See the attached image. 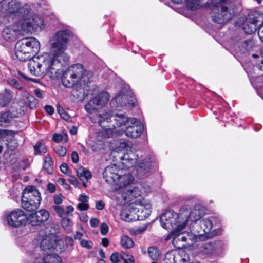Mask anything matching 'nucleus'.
I'll list each match as a JSON object with an SVG mask.
<instances>
[{
    "mask_svg": "<svg viewBox=\"0 0 263 263\" xmlns=\"http://www.w3.org/2000/svg\"><path fill=\"white\" fill-rule=\"evenodd\" d=\"M109 99V93L102 92L90 100L84 107L88 113L93 114L90 117L91 120L94 123H98L105 130H112L114 126L112 125V112L100 110L107 103Z\"/></svg>",
    "mask_w": 263,
    "mask_h": 263,
    "instance_id": "nucleus-1",
    "label": "nucleus"
},
{
    "mask_svg": "<svg viewBox=\"0 0 263 263\" xmlns=\"http://www.w3.org/2000/svg\"><path fill=\"white\" fill-rule=\"evenodd\" d=\"M29 60L28 69L31 74L37 77L48 74L53 79L59 76L60 70L62 66L57 64V61L50 54L33 57Z\"/></svg>",
    "mask_w": 263,
    "mask_h": 263,
    "instance_id": "nucleus-2",
    "label": "nucleus"
},
{
    "mask_svg": "<svg viewBox=\"0 0 263 263\" xmlns=\"http://www.w3.org/2000/svg\"><path fill=\"white\" fill-rule=\"evenodd\" d=\"M33 22H24L19 20L5 27L2 33L3 39L6 41L11 42L16 40L23 32H29L37 31L44 28L45 23L44 20L40 16L32 17Z\"/></svg>",
    "mask_w": 263,
    "mask_h": 263,
    "instance_id": "nucleus-3",
    "label": "nucleus"
},
{
    "mask_svg": "<svg viewBox=\"0 0 263 263\" xmlns=\"http://www.w3.org/2000/svg\"><path fill=\"white\" fill-rule=\"evenodd\" d=\"M72 33L68 30L57 31L50 38L51 53L50 54L57 61V64L65 66L69 60V56L65 53L68 43Z\"/></svg>",
    "mask_w": 263,
    "mask_h": 263,
    "instance_id": "nucleus-4",
    "label": "nucleus"
},
{
    "mask_svg": "<svg viewBox=\"0 0 263 263\" xmlns=\"http://www.w3.org/2000/svg\"><path fill=\"white\" fill-rule=\"evenodd\" d=\"M0 12L8 14L24 22H33L32 17L39 16L33 13L29 4H22L19 0H3L0 3Z\"/></svg>",
    "mask_w": 263,
    "mask_h": 263,
    "instance_id": "nucleus-5",
    "label": "nucleus"
},
{
    "mask_svg": "<svg viewBox=\"0 0 263 263\" xmlns=\"http://www.w3.org/2000/svg\"><path fill=\"white\" fill-rule=\"evenodd\" d=\"M93 74L85 71L83 66L76 64L68 67L62 74V83L65 87L70 88L76 85L85 86L92 80Z\"/></svg>",
    "mask_w": 263,
    "mask_h": 263,
    "instance_id": "nucleus-6",
    "label": "nucleus"
},
{
    "mask_svg": "<svg viewBox=\"0 0 263 263\" xmlns=\"http://www.w3.org/2000/svg\"><path fill=\"white\" fill-rule=\"evenodd\" d=\"M151 213V205L149 202H144L138 206L133 204H125L122 208L121 218L127 222L142 220L147 218Z\"/></svg>",
    "mask_w": 263,
    "mask_h": 263,
    "instance_id": "nucleus-7",
    "label": "nucleus"
},
{
    "mask_svg": "<svg viewBox=\"0 0 263 263\" xmlns=\"http://www.w3.org/2000/svg\"><path fill=\"white\" fill-rule=\"evenodd\" d=\"M40 48V44L36 39L33 37H25L17 42L15 53L19 60L25 61L34 57Z\"/></svg>",
    "mask_w": 263,
    "mask_h": 263,
    "instance_id": "nucleus-8",
    "label": "nucleus"
},
{
    "mask_svg": "<svg viewBox=\"0 0 263 263\" xmlns=\"http://www.w3.org/2000/svg\"><path fill=\"white\" fill-rule=\"evenodd\" d=\"M214 6L220 8L219 12L212 15L214 22L223 25L231 20L236 13L235 5L230 0H212Z\"/></svg>",
    "mask_w": 263,
    "mask_h": 263,
    "instance_id": "nucleus-9",
    "label": "nucleus"
},
{
    "mask_svg": "<svg viewBox=\"0 0 263 263\" xmlns=\"http://www.w3.org/2000/svg\"><path fill=\"white\" fill-rule=\"evenodd\" d=\"M41 199V194L36 187L27 186L23 192L22 207L28 211H35L39 207Z\"/></svg>",
    "mask_w": 263,
    "mask_h": 263,
    "instance_id": "nucleus-10",
    "label": "nucleus"
},
{
    "mask_svg": "<svg viewBox=\"0 0 263 263\" xmlns=\"http://www.w3.org/2000/svg\"><path fill=\"white\" fill-rule=\"evenodd\" d=\"M180 213L178 214L173 211H167L163 213L160 219L161 224L166 230H172L170 235L174 234L176 230L185 228V220L180 219Z\"/></svg>",
    "mask_w": 263,
    "mask_h": 263,
    "instance_id": "nucleus-11",
    "label": "nucleus"
},
{
    "mask_svg": "<svg viewBox=\"0 0 263 263\" xmlns=\"http://www.w3.org/2000/svg\"><path fill=\"white\" fill-rule=\"evenodd\" d=\"M142 186L141 185L126 187L122 190V198L125 204H133L138 206L144 202H148L141 197Z\"/></svg>",
    "mask_w": 263,
    "mask_h": 263,
    "instance_id": "nucleus-12",
    "label": "nucleus"
},
{
    "mask_svg": "<svg viewBox=\"0 0 263 263\" xmlns=\"http://www.w3.org/2000/svg\"><path fill=\"white\" fill-rule=\"evenodd\" d=\"M118 152L123 151V155L119 156L121 163L125 168H129L136 163L137 155L132 151V148L126 142H121L116 148Z\"/></svg>",
    "mask_w": 263,
    "mask_h": 263,
    "instance_id": "nucleus-13",
    "label": "nucleus"
},
{
    "mask_svg": "<svg viewBox=\"0 0 263 263\" xmlns=\"http://www.w3.org/2000/svg\"><path fill=\"white\" fill-rule=\"evenodd\" d=\"M27 221V217L24 211L15 209L10 212L7 216V222L10 226L18 227L24 225Z\"/></svg>",
    "mask_w": 263,
    "mask_h": 263,
    "instance_id": "nucleus-14",
    "label": "nucleus"
},
{
    "mask_svg": "<svg viewBox=\"0 0 263 263\" xmlns=\"http://www.w3.org/2000/svg\"><path fill=\"white\" fill-rule=\"evenodd\" d=\"M202 212L199 208H194L189 210L187 206H183L180 210V219L185 220V227L186 226L188 220L192 222H196L201 220Z\"/></svg>",
    "mask_w": 263,
    "mask_h": 263,
    "instance_id": "nucleus-15",
    "label": "nucleus"
},
{
    "mask_svg": "<svg viewBox=\"0 0 263 263\" xmlns=\"http://www.w3.org/2000/svg\"><path fill=\"white\" fill-rule=\"evenodd\" d=\"M143 130V126L141 122L135 118H132L129 120L125 133L128 137L136 138L141 135Z\"/></svg>",
    "mask_w": 263,
    "mask_h": 263,
    "instance_id": "nucleus-16",
    "label": "nucleus"
},
{
    "mask_svg": "<svg viewBox=\"0 0 263 263\" xmlns=\"http://www.w3.org/2000/svg\"><path fill=\"white\" fill-rule=\"evenodd\" d=\"M49 217V212L45 210H41L30 214L27 220L32 226H40L46 221Z\"/></svg>",
    "mask_w": 263,
    "mask_h": 263,
    "instance_id": "nucleus-17",
    "label": "nucleus"
},
{
    "mask_svg": "<svg viewBox=\"0 0 263 263\" xmlns=\"http://www.w3.org/2000/svg\"><path fill=\"white\" fill-rule=\"evenodd\" d=\"M259 20L258 17L249 15L242 24V28L244 32L246 34H251L254 33L257 29V25L258 23L262 22L263 17H260Z\"/></svg>",
    "mask_w": 263,
    "mask_h": 263,
    "instance_id": "nucleus-18",
    "label": "nucleus"
},
{
    "mask_svg": "<svg viewBox=\"0 0 263 263\" xmlns=\"http://www.w3.org/2000/svg\"><path fill=\"white\" fill-rule=\"evenodd\" d=\"M111 102L112 103L116 102L118 105L121 106H132L135 103V98L131 92L122 93L117 95Z\"/></svg>",
    "mask_w": 263,
    "mask_h": 263,
    "instance_id": "nucleus-19",
    "label": "nucleus"
},
{
    "mask_svg": "<svg viewBox=\"0 0 263 263\" xmlns=\"http://www.w3.org/2000/svg\"><path fill=\"white\" fill-rule=\"evenodd\" d=\"M121 171L117 165H110L104 169L103 173V178L107 182L112 183L117 179Z\"/></svg>",
    "mask_w": 263,
    "mask_h": 263,
    "instance_id": "nucleus-20",
    "label": "nucleus"
},
{
    "mask_svg": "<svg viewBox=\"0 0 263 263\" xmlns=\"http://www.w3.org/2000/svg\"><path fill=\"white\" fill-rule=\"evenodd\" d=\"M212 227L213 224L211 220L204 218L200 220L199 225L195 223V226H193L194 229L197 231V233H199L201 236L205 233H208L212 229Z\"/></svg>",
    "mask_w": 263,
    "mask_h": 263,
    "instance_id": "nucleus-21",
    "label": "nucleus"
},
{
    "mask_svg": "<svg viewBox=\"0 0 263 263\" xmlns=\"http://www.w3.org/2000/svg\"><path fill=\"white\" fill-rule=\"evenodd\" d=\"M133 181V176L129 174H123L122 171L121 170L117 179L115 180L114 183L117 185L119 186V187H128L127 185L131 183Z\"/></svg>",
    "mask_w": 263,
    "mask_h": 263,
    "instance_id": "nucleus-22",
    "label": "nucleus"
},
{
    "mask_svg": "<svg viewBox=\"0 0 263 263\" xmlns=\"http://www.w3.org/2000/svg\"><path fill=\"white\" fill-rule=\"evenodd\" d=\"M112 119L113 120L112 125H114L112 127L113 129L116 127H120L124 126L126 123L128 124L130 118H128L125 114L120 113L117 114L115 116L112 115Z\"/></svg>",
    "mask_w": 263,
    "mask_h": 263,
    "instance_id": "nucleus-23",
    "label": "nucleus"
},
{
    "mask_svg": "<svg viewBox=\"0 0 263 263\" xmlns=\"http://www.w3.org/2000/svg\"><path fill=\"white\" fill-rule=\"evenodd\" d=\"M151 162L150 158L141 161L137 167L138 175L140 177H143L149 172Z\"/></svg>",
    "mask_w": 263,
    "mask_h": 263,
    "instance_id": "nucleus-24",
    "label": "nucleus"
},
{
    "mask_svg": "<svg viewBox=\"0 0 263 263\" xmlns=\"http://www.w3.org/2000/svg\"><path fill=\"white\" fill-rule=\"evenodd\" d=\"M13 97V92L5 89L0 93V106L5 107L10 103Z\"/></svg>",
    "mask_w": 263,
    "mask_h": 263,
    "instance_id": "nucleus-25",
    "label": "nucleus"
},
{
    "mask_svg": "<svg viewBox=\"0 0 263 263\" xmlns=\"http://www.w3.org/2000/svg\"><path fill=\"white\" fill-rule=\"evenodd\" d=\"M184 228H182L180 230H176V232L173 234L168 236V237L166 238V240H168L171 238H173V243L175 246H177L178 245V241H181L182 242H186L187 241V238L185 234H184L182 231Z\"/></svg>",
    "mask_w": 263,
    "mask_h": 263,
    "instance_id": "nucleus-26",
    "label": "nucleus"
},
{
    "mask_svg": "<svg viewBox=\"0 0 263 263\" xmlns=\"http://www.w3.org/2000/svg\"><path fill=\"white\" fill-rule=\"evenodd\" d=\"M55 243L53 238L50 236H46L42 240L40 247L44 251H47L48 250L52 251H54L55 249Z\"/></svg>",
    "mask_w": 263,
    "mask_h": 263,
    "instance_id": "nucleus-27",
    "label": "nucleus"
},
{
    "mask_svg": "<svg viewBox=\"0 0 263 263\" xmlns=\"http://www.w3.org/2000/svg\"><path fill=\"white\" fill-rule=\"evenodd\" d=\"M254 42L252 39L245 40L238 43L239 51L245 53L250 50L254 46Z\"/></svg>",
    "mask_w": 263,
    "mask_h": 263,
    "instance_id": "nucleus-28",
    "label": "nucleus"
},
{
    "mask_svg": "<svg viewBox=\"0 0 263 263\" xmlns=\"http://www.w3.org/2000/svg\"><path fill=\"white\" fill-rule=\"evenodd\" d=\"M77 174L80 179L82 181L84 179L87 180L92 177L91 172L82 166H80L77 169Z\"/></svg>",
    "mask_w": 263,
    "mask_h": 263,
    "instance_id": "nucleus-29",
    "label": "nucleus"
},
{
    "mask_svg": "<svg viewBox=\"0 0 263 263\" xmlns=\"http://www.w3.org/2000/svg\"><path fill=\"white\" fill-rule=\"evenodd\" d=\"M43 167L48 174H51L53 173V163L52 158L49 155H47L45 157Z\"/></svg>",
    "mask_w": 263,
    "mask_h": 263,
    "instance_id": "nucleus-30",
    "label": "nucleus"
},
{
    "mask_svg": "<svg viewBox=\"0 0 263 263\" xmlns=\"http://www.w3.org/2000/svg\"><path fill=\"white\" fill-rule=\"evenodd\" d=\"M216 248V246L214 242H207L204 244L201 249V251L203 254H213Z\"/></svg>",
    "mask_w": 263,
    "mask_h": 263,
    "instance_id": "nucleus-31",
    "label": "nucleus"
},
{
    "mask_svg": "<svg viewBox=\"0 0 263 263\" xmlns=\"http://www.w3.org/2000/svg\"><path fill=\"white\" fill-rule=\"evenodd\" d=\"M179 258H180L179 253L169 252L165 255L164 262L165 263H177Z\"/></svg>",
    "mask_w": 263,
    "mask_h": 263,
    "instance_id": "nucleus-32",
    "label": "nucleus"
},
{
    "mask_svg": "<svg viewBox=\"0 0 263 263\" xmlns=\"http://www.w3.org/2000/svg\"><path fill=\"white\" fill-rule=\"evenodd\" d=\"M120 243L121 246L126 249H130L134 247L133 240L127 235H123L121 237Z\"/></svg>",
    "mask_w": 263,
    "mask_h": 263,
    "instance_id": "nucleus-33",
    "label": "nucleus"
},
{
    "mask_svg": "<svg viewBox=\"0 0 263 263\" xmlns=\"http://www.w3.org/2000/svg\"><path fill=\"white\" fill-rule=\"evenodd\" d=\"M172 2L176 4L181 3L187 1V7L191 10H195L199 5L200 0H171Z\"/></svg>",
    "mask_w": 263,
    "mask_h": 263,
    "instance_id": "nucleus-34",
    "label": "nucleus"
},
{
    "mask_svg": "<svg viewBox=\"0 0 263 263\" xmlns=\"http://www.w3.org/2000/svg\"><path fill=\"white\" fill-rule=\"evenodd\" d=\"M12 117L9 112L0 114V126L6 127L11 122Z\"/></svg>",
    "mask_w": 263,
    "mask_h": 263,
    "instance_id": "nucleus-35",
    "label": "nucleus"
},
{
    "mask_svg": "<svg viewBox=\"0 0 263 263\" xmlns=\"http://www.w3.org/2000/svg\"><path fill=\"white\" fill-rule=\"evenodd\" d=\"M42 263H61L60 258L55 254H48L43 259Z\"/></svg>",
    "mask_w": 263,
    "mask_h": 263,
    "instance_id": "nucleus-36",
    "label": "nucleus"
},
{
    "mask_svg": "<svg viewBox=\"0 0 263 263\" xmlns=\"http://www.w3.org/2000/svg\"><path fill=\"white\" fill-rule=\"evenodd\" d=\"M26 100L25 103L29 106L31 109H33L36 107L37 104V101L35 98L31 95H27L26 96Z\"/></svg>",
    "mask_w": 263,
    "mask_h": 263,
    "instance_id": "nucleus-37",
    "label": "nucleus"
},
{
    "mask_svg": "<svg viewBox=\"0 0 263 263\" xmlns=\"http://www.w3.org/2000/svg\"><path fill=\"white\" fill-rule=\"evenodd\" d=\"M61 224L64 230L68 233L71 232L73 228L71 221L67 218H64L61 220Z\"/></svg>",
    "mask_w": 263,
    "mask_h": 263,
    "instance_id": "nucleus-38",
    "label": "nucleus"
},
{
    "mask_svg": "<svg viewBox=\"0 0 263 263\" xmlns=\"http://www.w3.org/2000/svg\"><path fill=\"white\" fill-rule=\"evenodd\" d=\"M7 83L14 88L22 90L24 88L23 84L18 82V81L14 78H9L7 80Z\"/></svg>",
    "mask_w": 263,
    "mask_h": 263,
    "instance_id": "nucleus-39",
    "label": "nucleus"
},
{
    "mask_svg": "<svg viewBox=\"0 0 263 263\" xmlns=\"http://www.w3.org/2000/svg\"><path fill=\"white\" fill-rule=\"evenodd\" d=\"M148 253L153 260H157L159 257V251L156 247L152 246L148 248Z\"/></svg>",
    "mask_w": 263,
    "mask_h": 263,
    "instance_id": "nucleus-40",
    "label": "nucleus"
},
{
    "mask_svg": "<svg viewBox=\"0 0 263 263\" xmlns=\"http://www.w3.org/2000/svg\"><path fill=\"white\" fill-rule=\"evenodd\" d=\"M34 153L36 155H41L47 152L46 146L37 142L34 146Z\"/></svg>",
    "mask_w": 263,
    "mask_h": 263,
    "instance_id": "nucleus-41",
    "label": "nucleus"
},
{
    "mask_svg": "<svg viewBox=\"0 0 263 263\" xmlns=\"http://www.w3.org/2000/svg\"><path fill=\"white\" fill-rule=\"evenodd\" d=\"M185 235L187 238V240H190L192 242H195L198 236H201L199 233H197V231L194 229V227H193V229L191 230V233H187L185 234Z\"/></svg>",
    "mask_w": 263,
    "mask_h": 263,
    "instance_id": "nucleus-42",
    "label": "nucleus"
},
{
    "mask_svg": "<svg viewBox=\"0 0 263 263\" xmlns=\"http://www.w3.org/2000/svg\"><path fill=\"white\" fill-rule=\"evenodd\" d=\"M57 111L62 118L65 120H68L70 118L69 115L63 109L59 104L57 105Z\"/></svg>",
    "mask_w": 263,
    "mask_h": 263,
    "instance_id": "nucleus-43",
    "label": "nucleus"
},
{
    "mask_svg": "<svg viewBox=\"0 0 263 263\" xmlns=\"http://www.w3.org/2000/svg\"><path fill=\"white\" fill-rule=\"evenodd\" d=\"M54 152L58 156L64 157L67 153V149L65 147L58 145L55 147Z\"/></svg>",
    "mask_w": 263,
    "mask_h": 263,
    "instance_id": "nucleus-44",
    "label": "nucleus"
},
{
    "mask_svg": "<svg viewBox=\"0 0 263 263\" xmlns=\"http://www.w3.org/2000/svg\"><path fill=\"white\" fill-rule=\"evenodd\" d=\"M179 253L180 258L178 259V261H180V263H190L189 255L185 252L182 251Z\"/></svg>",
    "mask_w": 263,
    "mask_h": 263,
    "instance_id": "nucleus-45",
    "label": "nucleus"
},
{
    "mask_svg": "<svg viewBox=\"0 0 263 263\" xmlns=\"http://www.w3.org/2000/svg\"><path fill=\"white\" fill-rule=\"evenodd\" d=\"M121 259L124 263H135L134 257L128 254L124 253L121 255Z\"/></svg>",
    "mask_w": 263,
    "mask_h": 263,
    "instance_id": "nucleus-46",
    "label": "nucleus"
},
{
    "mask_svg": "<svg viewBox=\"0 0 263 263\" xmlns=\"http://www.w3.org/2000/svg\"><path fill=\"white\" fill-rule=\"evenodd\" d=\"M81 246L88 249H90L92 247V242L91 241L86 239H82L80 241Z\"/></svg>",
    "mask_w": 263,
    "mask_h": 263,
    "instance_id": "nucleus-47",
    "label": "nucleus"
},
{
    "mask_svg": "<svg viewBox=\"0 0 263 263\" xmlns=\"http://www.w3.org/2000/svg\"><path fill=\"white\" fill-rule=\"evenodd\" d=\"M121 258V256L119 255L117 253H112L110 257V261L113 263L118 262Z\"/></svg>",
    "mask_w": 263,
    "mask_h": 263,
    "instance_id": "nucleus-48",
    "label": "nucleus"
},
{
    "mask_svg": "<svg viewBox=\"0 0 263 263\" xmlns=\"http://www.w3.org/2000/svg\"><path fill=\"white\" fill-rule=\"evenodd\" d=\"M53 209L58 215L60 217H62L65 214V211L62 206L56 205L53 206Z\"/></svg>",
    "mask_w": 263,
    "mask_h": 263,
    "instance_id": "nucleus-49",
    "label": "nucleus"
},
{
    "mask_svg": "<svg viewBox=\"0 0 263 263\" xmlns=\"http://www.w3.org/2000/svg\"><path fill=\"white\" fill-rule=\"evenodd\" d=\"M258 25L257 27L258 36L260 41L263 42V20H262L261 24H258Z\"/></svg>",
    "mask_w": 263,
    "mask_h": 263,
    "instance_id": "nucleus-50",
    "label": "nucleus"
},
{
    "mask_svg": "<svg viewBox=\"0 0 263 263\" xmlns=\"http://www.w3.org/2000/svg\"><path fill=\"white\" fill-rule=\"evenodd\" d=\"M147 228V224L143 225L142 226H140V227L137 228V229H136L134 231V234H136V235L142 233V232H143L144 231H145L146 230Z\"/></svg>",
    "mask_w": 263,
    "mask_h": 263,
    "instance_id": "nucleus-51",
    "label": "nucleus"
},
{
    "mask_svg": "<svg viewBox=\"0 0 263 263\" xmlns=\"http://www.w3.org/2000/svg\"><path fill=\"white\" fill-rule=\"evenodd\" d=\"M63 197L61 194L55 195L54 196V202L57 205H59L62 203Z\"/></svg>",
    "mask_w": 263,
    "mask_h": 263,
    "instance_id": "nucleus-52",
    "label": "nucleus"
},
{
    "mask_svg": "<svg viewBox=\"0 0 263 263\" xmlns=\"http://www.w3.org/2000/svg\"><path fill=\"white\" fill-rule=\"evenodd\" d=\"M101 231V233L102 235H106L108 231V226L105 223H102L101 225V231Z\"/></svg>",
    "mask_w": 263,
    "mask_h": 263,
    "instance_id": "nucleus-53",
    "label": "nucleus"
},
{
    "mask_svg": "<svg viewBox=\"0 0 263 263\" xmlns=\"http://www.w3.org/2000/svg\"><path fill=\"white\" fill-rule=\"evenodd\" d=\"M71 159L72 161L74 163H77L79 162V156L76 151H73L71 154Z\"/></svg>",
    "mask_w": 263,
    "mask_h": 263,
    "instance_id": "nucleus-54",
    "label": "nucleus"
},
{
    "mask_svg": "<svg viewBox=\"0 0 263 263\" xmlns=\"http://www.w3.org/2000/svg\"><path fill=\"white\" fill-rule=\"evenodd\" d=\"M252 57L254 58H259V60H258V63L260 64V65H263V50L261 51V54L259 55L256 54H252Z\"/></svg>",
    "mask_w": 263,
    "mask_h": 263,
    "instance_id": "nucleus-55",
    "label": "nucleus"
},
{
    "mask_svg": "<svg viewBox=\"0 0 263 263\" xmlns=\"http://www.w3.org/2000/svg\"><path fill=\"white\" fill-rule=\"evenodd\" d=\"M69 180L70 182L73 184L74 186L76 187H79V182L77 179L74 176H71L69 177Z\"/></svg>",
    "mask_w": 263,
    "mask_h": 263,
    "instance_id": "nucleus-56",
    "label": "nucleus"
},
{
    "mask_svg": "<svg viewBox=\"0 0 263 263\" xmlns=\"http://www.w3.org/2000/svg\"><path fill=\"white\" fill-rule=\"evenodd\" d=\"M88 208V204L86 203L81 202L78 205V208L81 211L86 210Z\"/></svg>",
    "mask_w": 263,
    "mask_h": 263,
    "instance_id": "nucleus-57",
    "label": "nucleus"
},
{
    "mask_svg": "<svg viewBox=\"0 0 263 263\" xmlns=\"http://www.w3.org/2000/svg\"><path fill=\"white\" fill-rule=\"evenodd\" d=\"M104 206L105 204L104 202L101 200H99L96 203V208L99 210H102L104 209Z\"/></svg>",
    "mask_w": 263,
    "mask_h": 263,
    "instance_id": "nucleus-58",
    "label": "nucleus"
},
{
    "mask_svg": "<svg viewBox=\"0 0 263 263\" xmlns=\"http://www.w3.org/2000/svg\"><path fill=\"white\" fill-rule=\"evenodd\" d=\"M53 140L55 142H60L62 140V136L60 134L55 133L53 136Z\"/></svg>",
    "mask_w": 263,
    "mask_h": 263,
    "instance_id": "nucleus-59",
    "label": "nucleus"
},
{
    "mask_svg": "<svg viewBox=\"0 0 263 263\" xmlns=\"http://www.w3.org/2000/svg\"><path fill=\"white\" fill-rule=\"evenodd\" d=\"M45 109L46 111L50 115H52L54 112V108L52 106H51L50 105L45 106Z\"/></svg>",
    "mask_w": 263,
    "mask_h": 263,
    "instance_id": "nucleus-60",
    "label": "nucleus"
},
{
    "mask_svg": "<svg viewBox=\"0 0 263 263\" xmlns=\"http://www.w3.org/2000/svg\"><path fill=\"white\" fill-rule=\"evenodd\" d=\"M99 221L97 218H92L90 220V224L92 227H96L98 226Z\"/></svg>",
    "mask_w": 263,
    "mask_h": 263,
    "instance_id": "nucleus-61",
    "label": "nucleus"
},
{
    "mask_svg": "<svg viewBox=\"0 0 263 263\" xmlns=\"http://www.w3.org/2000/svg\"><path fill=\"white\" fill-rule=\"evenodd\" d=\"M60 170L62 173L66 174L68 172V166L66 163H63L60 166Z\"/></svg>",
    "mask_w": 263,
    "mask_h": 263,
    "instance_id": "nucleus-62",
    "label": "nucleus"
},
{
    "mask_svg": "<svg viewBox=\"0 0 263 263\" xmlns=\"http://www.w3.org/2000/svg\"><path fill=\"white\" fill-rule=\"evenodd\" d=\"M88 197L85 194H82L79 197V200L81 202L86 203L88 201Z\"/></svg>",
    "mask_w": 263,
    "mask_h": 263,
    "instance_id": "nucleus-63",
    "label": "nucleus"
},
{
    "mask_svg": "<svg viewBox=\"0 0 263 263\" xmlns=\"http://www.w3.org/2000/svg\"><path fill=\"white\" fill-rule=\"evenodd\" d=\"M47 189L50 193H53L55 191V186L52 183H49L47 186Z\"/></svg>",
    "mask_w": 263,
    "mask_h": 263,
    "instance_id": "nucleus-64",
    "label": "nucleus"
}]
</instances>
